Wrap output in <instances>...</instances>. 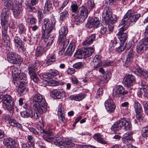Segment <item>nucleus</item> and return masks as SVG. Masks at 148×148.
Here are the masks:
<instances>
[{
    "mask_svg": "<svg viewBox=\"0 0 148 148\" xmlns=\"http://www.w3.org/2000/svg\"><path fill=\"white\" fill-rule=\"evenodd\" d=\"M56 19L53 17H51L50 20L46 18L43 20L42 26V38L44 39V41L47 42L45 49H48L53 42L54 40V36L50 34L54 28L56 23Z\"/></svg>",
    "mask_w": 148,
    "mask_h": 148,
    "instance_id": "obj_1",
    "label": "nucleus"
},
{
    "mask_svg": "<svg viewBox=\"0 0 148 148\" xmlns=\"http://www.w3.org/2000/svg\"><path fill=\"white\" fill-rule=\"evenodd\" d=\"M53 130L51 129L46 130H43L42 133L44 134L42 137L46 141L53 143L55 145L61 148L72 147L75 146V144L71 140L64 142L62 140V137H53L52 136Z\"/></svg>",
    "mask_w": 148,
    "mask_h": 148,
    "instance_id": "obj_2",
    "label": "nucleus"
},
{
    "mask_svg": "<svg viewBox=\"0 0 148 148\" xmlns=\"http://www.w3.org/2000/svg\"><path fill=\"white\" fill-rule=\"evenodd\" d=\"M10 15L9 10L3 9L2 12L1 18V24L2 27V36L5 44L8 48L10 45V37L7 34L8 25V22Z\"/></svg>",
    "mask_w": 148,
    "mask_h": 148,
    "instance_id": "obj_3",
    "label": "nucleus"
},
{
    "mask_svg": "<svg viewBox=\"0 0 148 148\" xmlns=\"http://www.w3.org/2000/svg\"><path fill=\"white\" fill-rule=\"evenodd\" d=\"M123 128L126 131L130 130L132 128L131 121L129 119L123 118L114 123L111 127L112 131L116 132Z\"/></svg>",
    "mask_w": 148,
    "mask_h": 148,
    "instance_id": "obj_4",
    "label": "nucleus"
},
{
    "mask_svg": "<svg viewBox=\"0 0 148 148\" xmlns=\"http://www.w3.org/2000/svg\"><path fill=\"white\" fill-rule=\"evenodd\" d=\"M133 12L131 10L127 12L119 24V26L123 25L128 28L131 22L135 23L136 22L140 16V14H137L133 15Z\"/></svg>",
    "mask_w": 148,
    "mask_h": 148,
    "instance_id": "obj_5",
    "label": "nucleus"
},
{
    "mask_svg": "<svg viewBox=\"0 0 148 148\" xmlns=\"http://www.w3.org/2000/svg\"><path fill=\"white\" fill-rule=\"evenodd\" d=\"M90 11H89L88 8L84 6H82L79 8V10L74 14V19L75 21L77 22V24L82 23L85 20L88 16Z\"/></svg>",
    "mask_w": 148,
    "mask_h": 148,
    "instance_id": "obj_6",
    "label": "nucleus"
},
{
    "mask_svg": "<svg viewBox=\"0 0 148 148\" xmlns=\"http://www.w3.org/2000/svg\"><path fill=\"white\" fill-rule=\"evenodd\" d=\"M10 46L8 48L6 45L5 50L8 51L9 52L7 54V58L8 62L11 63L20 64L23 61V58L20 56L15 53L11 51L12 50L10 48Z\"/></svg>",
    "mask_w": 148,
    "mask_h": 148,
    "instance_id": "obj_7",
    "label": "nucleus"
},
{
    "mask_svg": "<svg viewBox=\"0 0 148 148\" xmlns=\"http://www.w3.org/2000/svg\"><path fill=\"white\" fill-rule=\"evenodd\" d=\"M94 51V49L92 47H83L76 51L74 56L77 58H84L91 56Z\"/></svg>",
    "mask_w": 148,
    "mask_h": 148,
    "instance_id": "obj_8",
    "label": "nucleus"
},
{
    "mask_svg": "<svg viewBox=\"0 0 148 148\" xmlns=\"http://www.w3.org/2000/svg\"><path fill=\"white\" fill-rule=\"evenodd\" d=\"M1 96L3 98L1 102L2 103L3 106L5 107L6 109L9 111L14 110V104L12 97L7 94Z\"/></svg>",
    "mask_w": 148,
    "mask_h": 148,
    "instance_id": "obj_9",
    "label": "nucleus"
},
{
    "mask_svg": "<svg viewBox=\"0 0 148 148\" xmlns=\"http://www.w3.org/2000/svg\"><path fill=\"white\" fill-rule=\"evenodd\" d=\"M29 66L28 70L29 71V74L30 76L31 79L33 80L34 82H37L39 80V78L36 74V72L38 66H38L37 64V62L35 61H33L28 63Z\"/></svg>",
    "mask_w": 148,
    "mask_h": 148,
    "instance_id": "obj_10",
    "label": "nucleus"
},
{
    "mask_svg": "<svg viewBox=\"0 0 148 148\" xmlns=\"http://www.w3.org/2000/svg\"><path fill=\"white\" fill-rule=\"evenodd\" d=\"M33 101L34 103L33 106L37 105V106L44 107L45 108H47V104L45 99L43 98L42 95L39 93L36 94L34 96Z\"/></svg>",
    "mask_w": 148,
    "mask_h": 148,
    "instance_id": "obj_11",
    "label": "nucleus"
},
{
    "mask_svg": "<svg viewBox=\"0 0 148 148\" xmlns=\"http://www.w3.org/2000/svg\"><path fill=\"white\" fill-rule=\"evenodd\" d=\"M148 48V36L145 37L138 42L136 47L137 52L141 54Z\"/></svg>",
    "mask_w": 148,
    "mask_h": 148,
    "instance_id": "obj_12",
    "label": "nucleus"
},
{
    "mask_svg": "<svg viewBox=\"0 0 148 148\" xmlns=\"http://www.w3.org/2000/svg\"><path fill=\"white\" fill-rule=\"evenodd\" d=\"M127 49L126 51L127 52V57L125 62L126 66H130L131 63L133 58L134 52L133 49L131 48L130 44L128 43L127 45Z\"/></svg>",
    "mask_w": 148,
    "mask_h": 148,
    "instance_id": "obj_13",
    "label": "nucleus"
},
{
    "mask_svg": "<svg viewBox=\"0 0 148 148\" xmlns=\"http://www.w3.org/2000/svg\"><path fill=\"white\" fill-rule=\"evenodd\" d=\"M122 26V27L119 29V32L117 35L121 43H125V41L127 38V35L126 33H123V32L126 30L128 27L123 25Z\"/></svg>",
    "mask_w": 148,
    "mask_h": 148,
    "instance_id": "obj_14",
    "label": "nucleus"
},
{
    "mask_svg": "<svg viewBox=\"0 0 148 148\" xmlns=\"http://www.w3.org/2000/svg\"><path fill=\"white\" fill-rule=\"evenodd\" d=\"M128 91H125L123 87L121 86L118 85L116 86L113 90L112 95L114 97H118L122 95L126 94Z\"/></svg>",
    "mask_w": 148,
    "mask_h": 148,
    "instance_id": "obj_15",
    "label": "nucleus"
},
{
    "mask_svg": "<svg viewBox=\"0 0 148 148\" xmlns=\"http://www.w3.org/2000/svg\"><path fill=\"white\" fill-rule=\"evenodd\" d=\"M112 11L111 8L108 6L105 7L102 13V17L103 21H105L106 23H107V22L109 18L112 17Z\"/></svg>",
    "mask_w": 148,
    "mask_h": 148,
    "instance_id": "obj_16",
    "label": "nucleus"
},
{
    "mask_svg": "<svg viewBox=\"0 0 148 148\" xmlns=\"http://www.w3.org/2000/svg\"><path fill=\"white\" fill-rule=\"evenodd\" d=\"M34 112L33 114V117L35 119H38L40 117L41 114L44 112H45L47 110V108L41 107L37 106V105L33 106Z\"/></svg>",
    "mask_w": 148,
    "mask_h": 148,
    "instance_id": "obj_17",
    "label": "nucleus"
},
{
    "mask_svg": "<svg viewBox=\"0 0 148 148\" xmlns=\"http://www.w3.org/2000/svg\"><path fill=\"white\" fill-rule=\"evenodd\" d=\"M51 96L55 99H60L64 97V91L62 89H54L50 92Z\"/></svg>",
    "mask_w": 148,
    "mask_h": 148,
    "instance_id": "obj_18",
    "label": "nucleus"
},
{
    "mask_svg": "<svg viewBox=\"0 0 148 148\" xmlns=\"http://www.w3.org/2000/svg\"><path fill=\"white\" fill-rule=\"evenodd\" d=\"M133 134L132 131H129L124 134L122 138L123 142L127 145L134 141L132 137Z\"/></svg>",
    "mask_w": 148,
    "mask_h": 148,
    "instance_id": "obj_19",
    "label": "nucleus"
},
{
    "mask_svg": "<svg viewBox=\"0 0 148 148\" xmlns=\"http://www.w3.org/2000/svg\"><path fill=\"white\" fill-rule=\"evenodd\" d=\"M105 106L108 112L110 113L114 112L115 109V103L112 99H109L106 101Z\"/></svg>",
    "mask_w": 148,
    "mask_h": 148,
    "instance_id": "obj_20",
    "label": "nucleus"
},
{
    "mask_svg": "<svg viewBox=\"0 0 148 148\" xmlns=\"http://www.w3.org/2000/svg\"><path fill=\"white\" fill-rule=\"evenodd\" d=\"M133 71L137 75L144 76L146 79L148 81V73L146 70L142 69L138 66H136L134 68Z\"/></svg>",
    "mask_w": 148,
    "mask_h": 148,
    "instance_id": "obj_21",
    "label": "nucleus"
},
{
    "mask_svg": "<svg viewBox=\"0 0 148 148\" xmlns=\"http://www.w3.org/2000/svg\"><path fill=\"white\" fill-rule=\"evenodd\" d=\"M100 25L99 18L97 17H95L91 19L90 21L88 22L87 26L89 28L94 27L97 28Z\"/></svg>",
    "mask_w": 148,
    "mask_h": 148,
    "instance_id": "obj_22",
    "label": "nucleus"
},
{
    "mask_svg": "<svg viewBox=\"0 0 148 148\" xmlns=\"http://www.w3.org/2000/svg\"><path fill=\"white\" fill-rule=\"evenodd\" d=\"M135 80L134 76L132 75H129L125 77L123 83L126 87H129L132 85Z\"/></svg>",
    "mask_w": 148,
    "mask_h": 148,
    "instance_id": "obj_23",
    "label": "nucleus"
},
{
    "mask_svg": "<svg viewBox=\"0 0 148 148\" xmlns=\"http://www.w3.org/2000/svg\"><path fill=\"white\" fill-rule=\"evenodd\" d=\"M21 116L24 118H27L29 117L33 118V114L32 108L29 107L25 111L21 112Z\"/></svg>",
    "mask_w": 148,
    "mask_h": 148,
    "instance_id": "obj_24",
    "label": "nucleus"
},
{
    "mask_svg": "<svg viewBox=\"0 0 148 148\" xmlns=\"http://www.w3.org/2000/svg\"><path fill=\"white\" fill-rule=\"evenodd\" d=\"M53 7L52 2L50 0H47L45 3L43 12L45 13L48 14L52 11Z\"/></svg>",
    "mask_w": 148,
    "mask_h": 148,
    "instance_id": "obj_25",
    "label": "nucleus"
},
{
    "mask_svg": "<svg viewBox=\"0 0 148 148\" xmlns=\"http://www.w3.org/2000/svg\"><path fill=\"white\" fill-rule=\"evenodd\" d=\"M95 38L96 34H92L86 38L85 40L83 42V45H84L88 46L92 43Z\"/></svg>",
    "mask_w": 148,
    "mask_h": 148,
    "instance_id": "obj_26",
    "label": "nucleus"
},
{
    "mask_svg": "<svg viewBox=\"0 0 148 148\" xmlns=\"http://www.w3.org/2000/svg\"><path fill=\"white\" fill-rule=\"evenodd\" d=\"M58 41L59 43H60L61 46H62V48L61 51L64 52L66 47L69 44V40L64 38H61L60 39V38H58Z\"/></svg>",
    "mask_w": 148,
    "mask_h": 148,
    "instance_id": "obj_27",
    "label": "nucleus"
},
{
    "mask_svg": "<svg viewBox=\"0 0 148 148\" xmlns=\"http://www.w3.org/2000/svg\"><path fill=\"white\" fill-rule=\"evenodd\" d=\"M75 48V44L74 42L70 43L65 53L66 55L71 56L73 53Z\"/></svg>",
    "mask_w": 148,
    "mask_h": 148,
    "instance_id": "obj_28",
    "label": "nucleus"
},
{
    "mask_svg": "<svg viewBox=\"0 0 148 148\" xmlns=\"http://www.w3.org/2000/svg\"><path fill=\"white\" fill-rule=\"evenodd\" d=\"M68 29L67 26H62L59 30V38H66V36L68 32Z\"/></svg>",
    "mask_w": 148,
    "mask_h": 148,
    "instance_id": "obj_29",
    "label": "nucleus"
},
{
    "mask_svg": "<svg viewBox=\"0 0 148 148\" xmlns=\"http://www.w3.org/2000/svg\"><path fill=\"white\" fill-rule=\"evenodd\" d=\"M94 61L95 62L97 63L96 64V65L94 68V69L96 70H97V69L99 67L102 66V63L101 61L100 56L99 55H96L95 56L94 59Z\"/></svg>",
    "mask_w": 148,
    "mask_h": 148,
    "instance_id": "obj_30",
    "label": "nucleus"
},
{
    "mask_svg": "<svg viewBox=\"0 0 148 148\" xmlns=\"http://www.w3.org/2000/svg\"><path fill=\"white\" fill-rule=\"evenodd\" d=\"M12 10H13V14L14 17L16 18H19L21 12V8L14 6Z\"/></svg>",
    "mask_w": 148,
    "mask_h": 148,
    "instance_id": "obj_31",
    "label": "nucleus"
},
{
    "mask_svg": "<svg viewBox=\"0 0 148 148\" xmlns=\"http://www.w3.org/2000/svg\"><path fill=\"white\" fill-rule=\"evenodd\" d=\"M18 67H14L12 69V74L14 78H16L19 76L21 73V70L19 66Z\"/></svg>",
    "mask_w": 148,
    "mask_h": 148,
    "instance_id": "obj_32",
    "label": "nucleus"
},
{
    "mask_svg": "<svg viewBox=\"0 0 148 148\" xmlns=\"http://www.w3.org/2000/svg\"><path fill=\"white\" fill-rule=\"evenodd\" d=\"M94 138L96 140L102 144H106V142L102 138V136L100 134H95L94 136Z\"/></svg>",
    "mask_w": 148,
    "mask_h": 148,
    "instance_id": "obj_33",
    "label": "nucleus"
},
{
    "mask_svg": "<svg viewBox=\"0 0 148 148\" xmlns=\"http://www.w3.org/2000/svg\"><path fill=\"white\" fill-rule=\"evenodd\" d=\"M85 95L83 94L78 95H72L69 97V99L71 100H74L80 101L84 98Z\"/></svg>",
    "mask_w": 148,
    "mask_h": 148,
    "instance_id": "obj_34",
    "label": "nucleus"
},
{
    "mask_svg": "<svg viewBox=\"0 0 148 148\" xmlns=\"http://www.w3.org/2000/svg\"><path fill=\"white\" fill-rule=\"evenodd\" d=\"M26 85L24 83H20L18 85L17 92L19 94L24 93L26 92Z\"/></svg>",
    "mask_w": 148,
    "mask_h": 148,
    "instance_id": "obj_35",
    "label": "nucleus"
},
{
    "mask_svg": "<svg viewBox=\"0 0 148 148\" xmlns=\"http://www.w3.org/2000/svg\"><path fill=\"white\" fill-rule=\"evenodd\" d=\"M69 15L68 11L65 10L62 12L60 13V19L61 21H64L69 17Z\"/></svg>",
    "mask_w": 148,
    "mask_h": 148,
    "instance_id": "obj_36",
    "label": "nucleus"
},
{
    "mask_svg": "<svg viewBox=\"0 0 148 148\" xmlns=\"http://www.w3.org/2000/svg\"><path fill=\"white\" fill-rule=\"evenodd\" d=\"M18 32L21 36H23V34H25L26 28L25 26L23 23L20 24L18 26Z\"/></svg>",
    "mask_w": 148,
    "mask_h": 148,
    "instance_id": "obj_37",
    "label": "nucleus"
},
{
    "mask_svg": "<svg viewBox=\"0 0 148 148\" xmlns=\"http://www.w3.org/2000/svg\"><path fill=\"white\" fill-rule=\"evenodd\" d=\"M46 49L43 46H40L38 47L36 51V55L37 56H41L45 50H46Z\"/></svg>",
    "mask_w": 148,
    "mask_h": 148,
    "instance_id": "obj_38",
    "label": "nucleus"
},
{
    "mask_svg": "<svg viewBox=\"0 0 148 148\" xmlns=\"http://www.w3.org/2000/svg\"><path fill=\"white\" fill-rule=\"evenodd\" d=\"M134 108L136 112H143L141 105L137 101L134 102Z\"/></svg>",
    "mask_w": 148,
    "mask_h": 148,
    "instance_id": "obj_39",
    "label": "nucleus"
},
{
    "mask_svg": "<svg viewBox=\"0 0 148 148\" xmlns=\"http://www.w3.org/2000/svg\"><path fill=\"white\" fill-rule=\"evenodd\" d=\"M79 8L77 3L72 4L70 7V11L72 13H74L75 14L79 10Z\"/></svg>",
    "mask_w": 148,
    "mask_h": 148,
    "instance_id": "obj_40",
    "label": "nucleus"
},
{
    "mask_svg": "<svg viewBox=\"0 0 148 148\" xmlns=\"http://www.w3.org/2000/svg\"><path fill=\"white\" fill-rule=\"evenodd\" d=\"M16 78L20 80L21 83H25L26 84L27 82V77L25 76V75L24 74L21 73L19 75V76L17 77Z\"/></svg>",
    "mask_w": 148,
    "mask_h": 148,
    "instance_id": "obj_41",
    "label": "nucleus"
},
{
    "mask_svg": "<svg viewBox=\"0 0 148 148\" xmlns=\"http://www.w3.org/2000/svg\"><path fill=\"white\" fill-rule=\"evenodd\" d=\"M56 61V56L53 55L52 56L49 57L47 60L46 62V64L48 65L51 64L53 62H54Z\"/></svg>",
    "mask_w": 148,
    "mask_h": 148,
    "instance_id": "obj_42",
    "label": "nucleus"
},
{
    "mask_svg": "<svg viewBox=\"0 0 148 148\" xmlns=\"http://www.w3.org/2000/svg\"><path fill=\"white\" fill-rule=\"evenodd\" d=\"M4 5L8 8L7 9L9 10L10 12V9L12 10L14 7L13 6V3L11 0H8L4 4ZM5 9H6V8Z\"/></svg>",
    "mask_w": 148,
    "mask_h": 148,
    "instance_id": "obj_43",
    "label": "nucleus"
},
{
    "mask_svg": "<svg viewBox=\"0 0 148 148\" xmlns=\"http://www.w3.org/2000/svg\"><path fill=\"white\" fill-rule=\"evenodd\" d=\"M128 45L127 44H125V43H122L121 44L120 46L117 49V51L119 52H121L123 51L125 48L126 50L127 49V45Z\"/></svg>",
    "mask_w": 148,
    "mask_h": 148,
    "instance_id": "obj_44",
    "label": "nucleus"
},
{
    "mask_svg": "<svg viewBox=\"0 0 148 148\" xmlns=\"http://www.w3.org/2000/svg\"><path fill=\"white\" fill-rule=\"evenodd\" d=\"M15 140L12 138H5L3 140V143L5 145H6L7 146L9 145L13 142Z\"/></svg>",
    "mask_w": 148,
    "mask_h": 148,
    "instance_id": "obj_45",
    "label": "nucleus"
},
{
    "mask_svg": "<svg viewBox=\"0 0 148 148\" xmlns=\"http://www.w3.org/2000/svg\"><path fill=\"white\" fill-rule=\"evenodd\" d=\"M141 87L140 88V90H143L145 92H147L148 86L147 84L145 81H141L140 84Z\"/></svg>",
    "mask_w": 148,
    "mask_h": 148,
    "instance_id": "obj_46",
    "label": "nucleus"
},
{
    "mask_svg": "<svg viewBox=\"0 0 148 148\" xmlns=\"http://www.w3.org/2000/svg\"><path fill=\"white\" fill-rule=\"evenodd\" d=\"M117 19V17L116 15H112V17L109 18L108 21L107 22V23H109L111 24H113L116 22Z\"/></svg>",
    "mask_w": 148,
    "mask_h": 148,
    "instance_id": "obj_47",
    "label": "nucleus"
},
{
    "mask_svg": "<svg viewBox=\"0 0 148 148\" xmlns=\"http://www.w3.org/2000/svg\"><path fill=\"white\" fill-rule=\"evenodd\" d=\"M142 136L144 137H146L148 134V125L142 128L141 130Z\"/></svg>",
    "mask_w": 148,
    "mask_h": 148,
    "instance_id": "obj_48",
    "label": "nucleus"
},
{
    "mask_svg": "<svg viewBox=\"0 0 148 148\" xmlns=\"http://www.w3.org/2000/svg\"><path fill=\"white\" fill-rule=\"evenodd\" d=\"M34 5L28 4L27 7V10L30 12H36V9L35 7L34 6Z\"/></svg>",
    "mask_w": 148,
    "mask_h": 148,
    "instance_id": "obj_49",
    "label": "nucleus"
},
{
    "mask_svg": "<svg viewBox=\"0 0 148 148\" xmlns=\"http://www.w3.org/2000/svg\"><path fill=\"white\" fill-rule=\"evenodd\" d=\"M13 41L15 46L22 42L20 38L16 36L14 37Z\"/></svg>",
    "mask_w": 148,
    "mask_h": 148,
    "instance_id": "obj_50",
    "label": "nucleus"
},
{
    "mask_svg": "<svg viewBox=\"0 0 148 148\" xmlns=\"http://www.w3.org/2000/svg\"><path fill=\"white\" fill-rule=\"evenodd\" d=\"M15 46L17 47L18 51L20 52H23L25 49L24 45L23 44L22 42Z\"/></svg>",
    "mask_w": 148,
    "mask_h": 148,
    "instance_id": "obj_51",
    "label": "nucleus"
},
{
    "mask_svg": "<svg viewBox=\"0 0 148 148\" xmlns=\"http://www.w3.org/2000/svg\"><path fill=\"white\" fill-rule=\"evenodd\" d=\"M49 73L51 78L56 76L59 74V72L57 70L55 69L51 70Z\"/></svg>",
    "mask_w": 148,
    "mask_h": 148,
    "instance_id": "obj_52",
    "label": "nucleus"
},
{
    "mask_svg": "<svg viewBox=\"0 0 148 148\" xmlns=\"http://www.w3.org/2000/svg\"><path fill=\"white\" fill-rule=\"evenodd\" d=\"M59 118L60 123L62 124L63 126H65L66 124V120L64 116H59Z\"/></svg>",
    "mask_w": 148,
    "mask_h": 148,
    "instance_id": "obj_53",
    "label": "nucleus"
},
{
    "mask_svg": "<svg viewBox=\"0 0 148 148\" xmlns=\"http://www.w3.org/2000/svg\"><path fill=\"white\" fill-rule=\"evenodd\" d=\"M142 112H136V119L139 121H140L142 120L143 118Z\"/></svg>",
    "mask_w": 148,
    "mask_h": 148,
    "instance_id": "obj_54",
    "label": "nucleus"
},
{
    "mask_svg": "<svg viewBox=\"0 0 148 148\" xmlns=\"http://www.w3.org/2000/svg\"><path fill=\"white\" fill-rule=\"evenodd\" d=\"M73 67L75 69H81L83 67V65L82 62H78L74 64Z\"/></svg>",
    "mask_w": 148,
    "mask_h": 148,
    "instance_id": "obj_55",
    "label": "nucleus"
},
{
    "mask_svg": "<svg viewBox=\"0 0 148 148\" xmlns=\"http://www.w3.org/2000/svg\"><path fill=\"white\" fill-rule=\"evenodd\" d=\"M58 116H65L64 111L63 110V108L62 107H61L59 108L58 111Z\"/></svg>",
    "mask_w": 148,
    "mask_h": 148,
    "instance_id": "obj_56",
    "label": "nucleus"
},
{
    "mask_svg": "<svg viewBox=\"0 0 148 148\" xmlns=\"http://www.w3.org/2000/svg\"><path fill=\"white\" fill-rule=\"evenodd\" d=\"M108 32L107 27L106 26H101L100 29V32L102 34H104Z\"/></svg>",
    "mask_w": 148,
    "mask_h": 148,
    "instance_id": "obj_57",
    "label": "nucleus"
},
{
    "mask_svg": "<svg viewBox=\"0 0 148 148\" xmlns=\"http://www.w3.org/2000/svg\"><path fill=\"white\" fill-rule=\"evenodd\" d=\"M143 103L145 112L148 115V104L145 101H144Z\"/></svg>",
    "mask_w": 148,
    "mask_h": 148,
    "instance_id": "obj_58",
    "label": "nucleus"
},
{
    "mask_svg": "<svg viewBox=\"0 0 148 148\" xmlns=\"http://www.w3.org/2000/svg\"><path fill=\"white\" fill-rule=\"evenodd\" d=\"M95 6V4L93 0H90L88 3V8L89 9L91 10L94 8Z\"/></svg>",
    "mask_w": 148,
    "mask_h": 148,
    "instance_id": "obj_59",
    "label": "nucleus"
},
{
    "mask_svg": "<svg viewBox=\"0 0 148 148\" xmlns=\"http://www.w3.org/2000/svg\"><path fill=\"white\" fill-rule=\"evenodd\" d=\"M103 90L102 88H100L98 89L96 94L97 95L96 97L97 98H99L100 97V95L103 93Z\"/></svg>",
    "mask_w": 148,
    "mask_h": 148,
    "instance_id": "obj_60",
    "label": "nucleus"
},
{
    "mask_svg": "<svg viewBox=\"0 0 148 148\" xmlns=\"http://www.w3.org/2000/svg\"><path fill=\"white\" fill-rule=\"evenodd\" d=\"M15 3L16 5L15 7H19L21 8L22 3V0H15Z\"/></svg>",
    "mask_w": 148,
    "mask_h": 148,
    "instance_id": "obj_61",
    "label": "nucleus"
},
{
    "mask_svg": "<svg viewBox=\"0 0 148 148\" xmlns=\"http://www.w3.org/2000/svg\"><path fill=\"white\" fill-rule=\"evenodd\" d=\"M17 122L14 119H11L9 121L10 125L11 126L15 127Z\"/></svg>",
    "mask_w": 148,
    "mask_h": 148,
    "instance_id": "obj_62",
    "label": "nucleus"
},
{
    "mask_svg": "<svg viewBox=\"0 0 148 148\" xmlns=\"http://www.w3.org/2000/svg\"><path fill=\"white\" fill-rule=\"evenodd\" d=\"M75 72V70L73 68H69L66 71L68 74L71 75L74 73Z\"/></svg>",
    "mask_w": 148,
    "mask_h": 148,
    "instance_id": "obj_63",
    "label": "nucleus"
},
{
    "mask_svg": "<svg viewBox=\"0 0 148 148\" xmlns=\"http://www.w3.org/2000/svg\"><path fill=\"white\" fill-rule=\"evenodd\" d=\"M16 145V143L14 141L10 145L7 146L6 148H17Z\"/></svg>",
    "mask_w": 148,
    "mask_h": 148,
    "instance_id": "obj_64",
    "label": "nucleus"
}]
</instances>
